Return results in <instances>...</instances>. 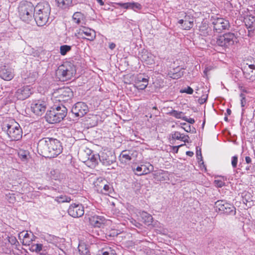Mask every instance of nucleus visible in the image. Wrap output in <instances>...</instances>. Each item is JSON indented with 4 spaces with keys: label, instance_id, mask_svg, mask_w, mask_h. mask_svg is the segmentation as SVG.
I'll return each mask as SVG.
<instances>
[{
    "label": "nucleus",
    "instance_id": "nucleus-15",
    "mask_svg": "<svg viewBox=\"0 0 255 255\" xmlns=\"http://www.w3.org/2000/svg\"><path fill=\"white\" fill-rule=\"evenodd\" d=\"M216 211L221 213L230 214L235 212L234 207L223 200L217 201L215 203Z\"/></svg>",
    "mask_w": 255,
    "mask_h": 255
},
{
    "label": "nucleus",
    "instance_id": "nucleus-55",
    "mask_svg": "<svg viewBox=\"0 0 255 255\" xmlns=\"http://www.w3.org/2000/svg\"><path fill=\"white\" fill-rule=\"evenodd\" d=\"M186 154L187 155L192 157L194 153L192 151H188L186 152Z\"/></svg>",
    "mask_w": 255,
    "mask_h": 255
},
{
    "label": "nucleus",
    "instance_id": "nucleus-18",
    "mask_svg": "<svg viewBox=\"0 0 255 255\" xmlns=\"http://www.w3.org/2000/svg\"><path fill=\"white\" fill-rule=\"evenodd\" d=\"M19 236L22 238V243L24 246H30L36 239V237L31 232L27 231L20 232Z\"/></svg>",
    "mask_w": 255,
    "mask_h": 255
},
{
    "label": "nucleus",
    "instance_id": "nucleus-9",
    "mask_svg": "<svg viewBox=\"0 0 255 255\" xmlns=\"http://www.w3.org/2000/svg\"><path fill=\"white\" fill-rule=\"evenodd\" d=\"M244 78L248 82H253L255 80V61L247 60L244 63L242 69Z\"/></svg>",
    "mask_w": 255,
    "mask_h": 255
},
{
    "label": "nucleus",
    "instance_id": "nucleus-26",
    "mask_svg": "<svg viewBox=\"0 0 255 255\" xmlns=\"http://www.w3.org/2000/svg\"><path fill=\"white\" fill-rule=\"evenodd\" d=\"M141 218V221L146 226L151 225L153 222V217L152 216L145 212H142L140 213Z\"/></svg>",
    "mask_w": 255,
    "mask_h": 255
},
{
    "label": "nucleus",
    "instance_id": "nucleus-46",
    "mask_svg": "<svg viewBox=\"0 0 255 255\" xmlns=\"http://www.w3.org/2000/svg\"><path fill=\"white\" fill-rule=\"evenodd\" d=\"M117 5L122 7L125 9L129 8V5H130V2L121 3L119 2L117 3Z\"/></svg>",
    "mask_w": 255,
    "mask_h": 255
},
{
    "label": "nucleus",
    "instance_id": "nucleus-17",
    "mask_svg": "<svg viewBox=\"0 0 255 255\" xmlns=\"http://www.w3.org/2000/svg\"><path fill=\"white\" fill-rule=\"evenodd\" d=\"M153 170V166L149 163L141 164L132 169L134 174L138 176L147 174L152 171Z\"/></svg>",
    "mask_w": 255,
    "mask_h": 255
},
{
    "label": "nucleus",
    "instance_id": "nucleus-3",
    "mask_svg": "<svg viewBox=\"0 0 255 255\" xmlns=\"http://www.w3.org/2000/svg\"><path fill=\"white\" fill-rule=\"evenodd\" d=\"M35 8V20L38 26H44L49 19L51 11L50 6L47 2H42L38 3Z\"/></svg>",
    "mask_w": 255,
    "mask_h": 255
},
{
    "label": "nucleus",
    "instance_id": "nucleus-16",
    "mask_svg": "<svg viewBox=\"0 0 255 255\" xmlns=\"http://www.w3.org/2000/svg\"><path fill=\"white\" fill-rule=\"evenodd\" d=\"M89 111V108L86 103L77 102L72 109V112L77 117H83Z\"/></svg>",
    "mask_w": 255,
    "mask_h": 255
},
{
    "label": "nucleus",
    "instance_id": "nucleus-8",
    "mask_svg": "<svg viewBox=\"0 0 255 255\" xmlns=\"http://www.w3.org/2000/svg\"><path fill=\"white\" fill-rule=\"evenodd\" d=\"M75 35L78 38L93 41L96 38V32L93 29L82 25L76 29Z\"/></svg>",
    "mask_w": 255,
    "mask_h": 255
},
{
    "label": "nucleus",
    "instance_id": "nucleus-13",
    "mask_svg": "<svg viewBox=\"0 0 255 255\" xmlns=\"http://www.w3.org/2000/svg\"><path fill=\"white\" fill-rule=\"evenodd\" d=\"M46 109L45 102L41 100H35L31 105V111L36 115H42L45 112Z\"/></svg>",
    "mask_w": 255,
    "mask_h": 255
},
{
    "label": "nucleus",
    "instance_id": "nucleus-32",
    "mask_svg": "<svg viewBox=\"0 0 255 255\" xmlns=\"http://www.w3.org/2000/svg\"><path fill=\"white\" fill-rule=\"evenodd\" d=\"M98 156L92 154L89 156L87 160V164L89 166L95 167L98 163Z\"/></svg>",
    "mask_w": 255,
    "mask_h": 255
},
{
    "label": "nucleus",
    "instance_id": "nucleus-56",
    "mask_svg": "<svg viewBox=\"0 0 255 255\" xmlns=\"http://www.w3.org/2000/svg\"><path fill=\"white\" fill-rule=\"evenodd\" d=\"M163 170H161L160 171L158 172H157L156 173H155V174H154V178H155V179H156V178H157V175H158V174H162V173H163Z\"/></svg>",
    "mask_w": 255,
    "mask_h": 255
},
{
    "label": "nucleus",
    "instance_id": "nucleus-28",
    "mask_svg": "<svg viewBox=\"0 0 255 255\" xmlns=\"http://www.w3.org/2000/svg\"><path fill=\"white\" fill-rule=\"evenodd\" d=\"M56 1L58 7L63 9L69 8L72 4V0H56Z\"/></svg>",
    "mask_w": 255,
    "mask_h": 255
},
{
    "label": "nucleus",
    "instance_id": "nucleus-24",
    "mask_svg": "<svg viewBox=\"0 0 255 255\" xmlns=\"http://www.w3.org/2000/svg\"><path fill=\"white\" fill-rule=\"evenodd\" d=\"M246 26L249 30V35H251V32L255 30V17L252 16H249L245 18Z\"/></svg>",
    "mask_w": 255,
    "mask_h": 255
},
{
    "label": "nucleus",
    "instance_id": "nucleus-59",
    "mask_svg": "<svg viewBox=\"0 0 255 255\" xmlns=\"http://www.w3.org/2000/svg\"><path fill=\"white\" fill-rule=\"evenodd\" d=\"M153 108L154 109H155V110H156V109H157V108H156V107H154Z\"/></svg>",
    "mask_w": 255,
    "mask_h": 255
},
{
    "label": "nucleus",
    "instance_id": "nucleus-35",
    "mask_svg": "<svg viewBox=\"0 0 255 255\" xmlns=\"http://www.w3.org/2000/svg\"><path fill=\"white\" fill-rule=\"evenodd\" d=\"M30 250L32 252H35L37 253H40L43 249V245L41 244H31Z\"/></svg>",
    "mask_w": 255,
    "mask_h": 255
},
{
    "label": "nucleus",
    "instance_id": "nucleus-44",
    "mask_svg": "<svg viewBox=\"0 0 255 255\" xmlns=\"http://www.w3.org/2000/svg\"><path fill=\"white\" fill-rule=\"evenodd\" d=\"M240 97L241 98V106L242 107H245V106L246 104V96L245 94L241 93L240 94Z\"/></svg>",
    "mask_w": 255,
    "mask_h": 255
},
{
    "label": "nucleus",
    "instance_id": "nucleus-20",
    "mask_svg": "<svg viewBox=\"0 0 255 255\" xmlns=\"http://www.w3.org/2000/svg\"><path fill=\"white\" fill-rule=\"evenodd\" d=\"M178 23L181 24L182 28L184 30H189L194 25V17L190 15L185 14L184 19H180Z\"/></svg>",
    "mask_w": 255,
    "mask_h": 255
},
{
    "label": "nucleus",
    "instance_id": "nucleus-51",
    "mask_svg": "<svg viewBox=\"0 0 255 255\" xmlns=\"http://www.w3.org/2000/svg\"><path fill=\"white\" fill-rule=\"evenodd\" d=\"M10 240H11V241H10V240H9V242H11V243L12 244L14 245V244H15L16 243H17V240H16V238H14V237H11V238H10Z\"/></svg>",
    "mask_w": 255,
    "mask_h": 255
},
{
    "label": "nucleus",
    "instance_id": "nucleus-38",
    "mask_svg": "<svg viewBox=\"0 0 255 255\" xmlns=\"http://www.w3.org/2000/svg\"><path fill=\"white\" fill-rule=\"evenodd\" d=\"M169 76L174 79H177L181 78L183 75V71H178L175 73L170 72L168 73Z\"/></svg>",
    "mask_w": 255,
    "mask_h": 255
},
{
    "label": "nucleus",
    "instance_id": "nucleus-45",
    "mask_svg": "<svg viewBox=\"0 0 255 255\" xmlns=\"http://www.w3.org/2000/svg\"><path fill=\"white\" fill-rule=\"evenodd\" d=\"M214 183L217 187H222L225 185V182L221 180H215Z\"/></svg>",
    "mask_w": 255,
    "mask_h": 255
},
{
    "label": "nucleus",
    "instance_id": "nucleus-4",
    "mask_svg": "<svg viewBox=\"0 0 255 255\" xmlns=\"http://www.w3.org/2000/svg\"><path fill=\"white\" fill-rule=\"evenodd\" d=\"M76 74L75 66L67 61L60 65L56 71V76L61 81H67L72 79Z\"/></svg>",
    "mask_w": 255,
    "mask_h": 255
},
{
    "label": "nucleus",
    "instance_id": "nucleus-57",
    "mask_svg": "<svg viewBox=\"0 0 255 255\" xmlns=\"http://www.w3.org/2000/svg\"><path fill=\"white\" fill-rule=\"evenodd\" d=\"M97 1L100 5L103 6L104 5V2L103 1V0H97Z\"/></svg>",
    "mask_w": 255,
    "mask_h": 255
},
{
    "label": "nucleus",
    "instance_id": "nucleus-21",
    "mask_svg": "<svg viewBox=\"0 0 255 255\" xmlns=\"http://www.w3.org/2000/svg\"><path fill=\"white\" fill-rule=\"evenodd\" d=\"M148 84V79L142 77L141 74L138 75L134 79V86L139 90L145 89Z\"/></svg>",
    "mask_w": 255,
    "mask_h": 255
},
{
    "label": "nucleus",
    "instance_id": "nucleus-23",
    "mask_svg": "<svg viewBox=\"0 0 255 255\" xmlns=\"http://www.w3.org/2000/svg\"><path fill=\"white\" fill-rule=\"evenodd\" d=\"M73 22L77 25H86L87 20L85 15L80 12H75L72 16Z\"/></svg>",
    "mask_w": 255,
    "mask_h": 255
},
{
    "label": "nucleus",
    "instance_id": "nucleus-11",
    "mask_svg": "<svg viewBox=\"0 0 255 255\" xmlns=\"http://www.w3.org/2000/svg\"><path fill=\"white\" fill-rule=\"evenodd\" d=\"M237 37L235 34L231 32H228L219 36L216 40L217 44L220 46L228 47L233 45Z\"/></svg>",
    "mask_w": 255,
    "mask_h": 255
},
{
    "label": "nucleus",
    "instance_id": "nucleus-52",
    "mask_svg": "<svg viewBox=\"0 0 255 255\" xmlns=\"http://www.w3.org/2000/svg\"><path fill=\"white\" fill-rule=\"evenodd\" d=\"M131 222L133 224H134L135 225V226H136V227H137L138 228H140V226H141V225L140 223L136 222L135 220H133V221H131Z\"/></svg>",
    "mask_w": 255,
    "mask_h": 255
},
{
    "label": "nucleus",
    "instance_id": "nucleus-41",
    "mask_svg": "<svg viewBox=\"0 0 255 255\" xmlns=\"http://www.w3.org/2000/svg\"><path fill=\"white\" fill-rule=\"evenodd\" d=\"M129 8L135 10V9H140L141 8V5L138 2H130V5H129Z\"/></svg>",
    "mask_w": 255,
    "mask_h": 255
},
{
    "label": "nucleus",
    "instance_id": "nucleus-54",
    "mask_svg": "<svg viewBox=\"0 0 255 255\" xmlns=\"http://www.w3.org/2000/svg\"><path fill=\"white\" fill-rule=\"evenodd\" d=\"M116 47V44L114 43H110L109 44V48L111 49H113L115 48Z\"/></svg>",
    "mask_w": 255,
    "mask_h": 255
},
{
    "label": "nucleus",
    "instance_id": "nucleus-60",
    "mask_svg": "<svg viewBox=\"0 0 255 255\" xmlns=\"http://www.w3.org/2000/svg\"><path fill=\"white\" fill-rule=\"evenodd\" d=\"M241 88V90H242L243 87H241V88ZM243 91H244V90H243Z\"/></svg>",
    "mask_w": 255,
    "mask_h": 255
},
{
    "label": "nucleus",
    "instance_id": "nucleus-49",
    "mask_svg": "<svg viewBox=\"0 0 255 255\" xmlns=\"http://www.w3.org/2000/svg\"><path fill=\"white\" fill-rule=\"evenodd\" d=\"M184 145H185V144H181L179 145L178 146H172V150L174 151V152L175 153H177L178 152L179 148L180 147H181V146H183Z\"/></svg>",
    "mask_w": 255,
    "mask_h": 255
},
{
    "label": "nucleus",
    "instance_id": "nucleus-6",
    "mask_svg": "<svg viewBox=\"0 0 255 255\" xmlns=\"http://www.w3.org/2000/svg\"><path fill=\"white\" fill-rule=\"evenodd\" d=\"M73 97V93L69 87H63L55 90L52 94V99L56 103H65L70 102Z\"/></svg>",
    "mask_w": 255,
    "mask_h": 255
},
{
    "label": "nucleus",
    "instance_id": "nucleus-10",
    "mask_svg": "<svg viewBox=\"0 0 255 255\" xmlns=\"http://www.w3.org/2000/svg\"><path fill=\"white\" fill-rule=\"evenodd\" d=\"M212 20L213 30L216 32L221 33L224 30L229 29L230 27L229 21L223 17H212Z\"/></svg>",
    "mask_w": 255,
    "mask_h": 255
},
{
    "label": "nucleus",
    "instance_id": "nucleus-50",
    "mask_svg": "<svg viewBox=\"0 0 255 255\" xmlns=\"http://www.w3.org/2000/svg\"><path fill=\"white\" fill-rule=\"evenodd\" d=\"M196 154H197V157L198 159V160L200 159V160L199 161L200 162L201 161H203L201 149L197 151Z\"/></svg>",
    "mask_w": 255,
    "mask_h": 255
},
{
    "label": "nucleus",
    "instance_id": "nucleus-27",
    "mask_svg": "<svg viewBox=\"0 0 255 255\" xmlns=\"http://www.w3.org/2000/svg\"><path fill=\"white\" fill-rule=\"evenodd\" d=\"M98 157L100 160L105 165H110L112 163L110 157L107 155V152L105 150L100 152L98 155Z\"/></svg>",
    "mask_w": 255,
    "mask_h": 255
},
{
    "label": "nucleus",
    "instance_id": "nucleus-42",
    "mask_svg": "<svg viewBox=\"0 0 255 255\" xmlns=\"http://www.w3.org/2000/svg\"><path fill=\"white\" fill-rule=\"evenodd\" d=\"M193 90L192 88L189 86L180 90L181 93H186L188 94H192L193 93Z\"/></svg>",
    "mask_w": 255,
    "mask_h": 255
},
{
    "label": "nucleus",
    "instance_id": "nucleus-25",
    "mask_svg": "<svg viewBox=\"0 0 255 255\" xmlns=\"http://www.w3.org/2000/svg\"><path fill=\"white\" fill-rule=\"evenodd\" d=\"M171 135L173 140H180L184 141L185 143L189 142V137L188 135L181 133L179 131H174L171 133Z\"/></svg>",
    "mask_w": 255,
    "mask_h": 255
},
{
    "label": "nucleus",
    "instance_id": "nucleus-5",
    "mask_svg": "<svg viewBox=\"0 0 255 255\" xmlns=\"http://www.w3.org/2000/svg\"><path fill=\"white\" fill-rule=\"evenodd\" d=\"M34 7L32 2L27 0H21L18 6V15L20 19L29 22L34 15Z\"/></svg>",
    "mask_w": 255,
    "mask_h": 255
},
{
    "label": "nucleus",
    "instance_id": "nucleus-40",
    "mask_svg": "<svg viewBox=\"0 0 255 255\" xmlns=\"http://www.w3.org/2000/svg\"><path fill=\"white\" fill-rule=\"evenodd\" d=\"M7 200L10 203H14L16 201V197L13 193H8L6 195Z\"/></svg>",
    "mask_w": 255,
    "mask_h": 255
},
{
    "label": "nucleus",
    "instance_id": "nucleus-53",
    "mask_svg": "<svg viewBox=\"0 0 255 255\" xmlns=\"http://www.w3.org/2000/svg\"><path fill=\"white\" fill-rule=\"evenodd\" d=\"M246 162L247 163L249 164L252 162V159L250 156H246L245 158Z\"/></svg>",
    "mask_w": 255,
    "mask_h": 255
},
{
    "label": "nucleus",
    "instance_id": "nucleus-2",
    "mask_svg": "<svg viewBox=\"0 0 255 255\" xmlns=\"http://www.w3.org/2000/svg\"><path fill=\"white\" fill-rule=\"evenodd\" d=\"M2 129L11 140L17 141L22 137V129L19 124L13 119L6 121L3 125Z\"/></svg>",
    "mask_w": 255,
    "mask_h": 255
},
{
    "label": "nucleus",
    "instance_id": "nucleus-12",
    "mask_svg": "<svg viewBox=\"0 0 255 255\" xmlns=\"http://www.w3.org/2000/svg\"><path fill=\"white\" fill-rule=\"evenodd\" d=\"M32 88L29 85H24L16 91L14 96L19 100H24L32 94Z\"/></svg>",
    "mask_w": 255,
    "mask_h": 255
},
{
    "label": "nucleus",
    "instance_id": "nucleus-37",
    "mask_svg": "<svg viewBox=\"0 0 255 255\" xmlns=\"http://www.w3.org/2000/svg\"><path fill=\"white\" fill-rule=\"evenodd\" d=\"M71 50V46L67 45H63L60 47V53L62 55H65L67 52Z\"/></svg>",
    "mask_w": 255,
    "mask_h": 255
},
{
    "label": "nucleus",
    "instance_id": "nucleus-39",
    "mask_svg": "<svg viewBox=\"0 0 255 255\" xmlns=\"http://www.w3.org/2000/svg\"><path fill=\"white\" fill-rule=\"evenodd\" d=\"M97 185L99 186L98 188V190H100L101 192L103 191V189L105 191H108L110 189L109 185L103 183L102 180H101V182H100V185L97 184Z\"/></svg>",
    "mask_w": 255,
    "mask_h": 255
},
{
    "label": "nucleus",
    "instance_id": "nucleus-7",
    "mask_svg": "<svg viewBox=\"0 0 255 255\" xmlns=\"http://www.w3.org/2000/svg\"><path fill=\"white\" fill-rule=\"evenodd\" d=\"M66 115V110L65 107L61 109L60 107L52 109L46 113L45 118L47 122L54 124L60 122Z\"/></svg>",
    "mask_w": 255,
    "mask_h": 255
},
{
    "label": "nucleus",
    "instance_id": "nucleus-58",
    "mask_svg": "<svg viewBox=\"0 0 255 255\" xmlns=\"http://www.w3.org/2000/svg\"><path fill=\"white\" fill-rule=\"evenodd\" d=\"M227 113H228V114L229 115H230V114H231V110H230V109H227Z\"/></svg>",
    "mask_w": 255,
    "mask_h": 255
},
{
    "label": "nucleus",
    "instance_id": "nucleus-33",
    "mask_svg": "<svg viewBox=\"0 0 255 255\" xmlns=\"http://www.w3.org/2000/svg\"><path fill=\"white\" fill-rule=\"evenodd\" d=\"M78 250L80 255H90L89 250L85 244H79Z\"/></svg>",
    "mask_w": 255,
    "mask_h": 255
},
{
    "label": "nucleus",
    "instance_id": "nucleus-48",
    "mask_svg": "<svg viewBox=\"0 0 255 255\" xmlns=\"http://www.w3.org/2000/svg\"><path fill=\"white\" fill-rule=\"evenodd\" d=\"M19 156L21 160L23 161H26L27 159V155L24 153H19Z\"/></svg>",
    "mask_w": 255,
    "mask_h": 255
},
{
    "label": "nucleus",
    "instance_id": "nucleus-14",
    "mask_svg": "<svg viewBox=\"0 0 255 255\" xmlns=\"http://www.w3.org/2000/svg\"><path fill=\"white\" fill-rule=\"evenodd\" d=\"M68 212L70 216L74 218H79L84 215V208L81 204L73 203L70 205Z\"/></svg>",
    "mask_w": 255,
    "mask_h": 255
},
{
    "label": "nucleus",
    "instance_id": "nucleus-1",
    "mask_svg": "<svg viewBox=\"0 0 255 255\" xmlns=\"http://www.w3.org/2000/svg\"><path fill=\"white\" fill-rule=\"evenodd\" d=\"M38 150L45 158H55L62 153L63 147L59 140L53 138H44L39 141Z\"/></svg>",
    "mask_w": 255,
    "mask_h": 255
},
{
    "label": "nucleus",
    "instance_id": "nucleus-29",
    "mask_svg": "<svg viewBox=\"0 0 255 255\" xmlns=\"http://www.w3.org/2000/svg\"><path fill=\"white\" fill-rule=\"evenodd\" d=\"M37 76V72H29L27 75V77H23V79L25 83L33 84L35 82Z\"/></svg>",
    "mask_w": 255,
    "mask_h": 255
},
{
    "label": "nucleus",
    "instance_id": "nucleus-43",
    "mask_svg": "<svg viewBox=\"0 0 255 255\" xmlns=\"http://www.w3.org/2000/svg\"><path fill=\"white\" fill-rule=\"evenodd\" d=\"M238 161V156L235 155L232 158V165L233 168L237 167V163Z\"/></svg>",
    "mask_w": 255,
    "mask_h": 255
},
{
    "label": "nucleus",
    "instance_id": "nucleus-30",
    "mask_svg": "<svg viewBox=\"0 0 255 255\" xmlns=\"http://www.w3.org/2000/svg\"><path fill=\"white\" fill-rule=\"evenodd\" d=\"M131 159L130 153L126 150L123 151L119 156V160L122 163H126Z\"/></svg>",
    "mask_w": 255,
    "mask_h": 255
},
{
    "label": "nucleus",
    "instance_id": "nucleus-31",
    "mask_svg": "<svg viewBox=\"0 0 255 255\" xmlns=\"http://www.w3.org/2000/svg\"><path fill=\"white\" fill-rule=\"evenodd\" d=\"M99 252L100 255H117L115 250L110 247L103 248Z\"/></svg>",
    "mask_w": 255,
    "mask_h": 255
},
{
    "label": "nucleus",
    "instance_id": "nucleus-36",
    "mask_svg": "<svg viewBox=\"0 0 255 255\" xmlns=\"http://www.w3.org/2000/svg\"><path fill=\"white\" fill-rule=\"evenodd\" d=\"M170 116H172L178 119H182L184 116H183V113L182 112H179L176 110H172L169 113Z\"/></svg>",
    "mask_w": 255,
    "mask_h": 255
},
{
    "label": "nucleus",
    "instance_id": "nucleus-19",
    "mask_svg": "<svg viewBox=\"0 0 255 255\" xmlns=\"http://www.w3.org/2000/svg\"><path fill=\"white\" fill-rule=\"evenodd\" d=\"M90 225L94 227L101 228L106 223V219L102 216L94 215L91 216L89 218Z\"/></svg>",
    "mask_w": 255,
    "mask_h": 255
},
{
    "label": "nucleus",
    "instance_id": "nucleus-22",
    "mask_svg": "<svg viewBox=\"0 0 255 255\" xmlns=\"http://www.w3.org/2000/svg\"><path fill=\"white\" fill-rule=\"evenodd\" d=\"M14 76L13 70L10 68H7L6 66L0 71V77L5 81H10Z\"/></svg>",
    "mask_w": 255,
    "mask_h": 255
},
{
    "label": "nucleus",
    "instance_id": "nucleus-47",
    "mask_svg": "<svg viewBox=\"0 0 255 255\" xmlns=\"http://www.w3.org/2000/svg\"><path fill=\"white\" fill-rule=\"evenodd\" d=\"M183 120L190 123L191 124H193L195 123V120L193 118H188L186 117H184L183 118Z\"/></svg>",
    "mask_w": 255,
    "mask_h": 255
},
{
    "label": "nucleus",
    "instance_id": "nucleus-34",
    "mask_svg": "<svg viewBox=\"0 0 255 255\" xmlns=\"http://www.w3.org/2000/svg\"><path fill=\"white\" fill-rule=\"evenodd\" d=\"M55 200L59 203L64 202L69 203L71 201V199L70 197L65 195H61L56 197Z\"/></svg>",
    "mask_w": 255,
    "mask_h": 255
}]
</instances>
